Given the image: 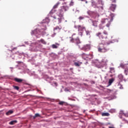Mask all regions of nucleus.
I'll return each mask as SVG.
<instances>
[{"label":"nucleus","instance_id":"nucleus-37","mask_svg":"<svg viewBox=\"0 0 128 128\" xmlns=\"http://www.w3.org/2000/svg\"><path fill=\"white\" fill-rule=\"evenodd\" d=\"M111 2H113V4H116V0H110Z\"/></svg>","mask_w":128,"mask_h":128},{"label":"nucleus","instance_id":"nucleus-16","mask_svg":"<svg viewBox=\"0 0 128 128\" xmlns=\"http://www.w3.org/2000/svg\"><path fill=\"white\" fill-rule=\"evenodd\" d=\"M61 8H62V10H63L64 12H66L67 10H68V6H62Z\"/></svg>","mask_w":128,"mask_h":128},{"label":"nucleus","instance_id":"nucleus-39","mask_svg":"<svg viewBox=\"0 0 128 128\" xmlns=\"http://www.w3.org/2000/svg\"><path fill=\"white\" fill-rule=\"evenodd\" d=\"M70 4V6H74V2L72 1Z\"/></svg>","mask_w":128,"mask_h":128},{"label":"nucleus","instance_id":"nucleus-33","mask_svg":"<svg viewBox=\"0 0 128 128\" xmlns=\"http://www.w3.org/2000/svg\"><path fill=\"white\" fill-rule=\"evenodd\" d=\"M14 90H20V87L18 86H14Z\"/></svg>","mask_w":128,"mask_h":128},{"label":"nucleus","instance_id":"nucleus-3","mask_svg":"<svg viewBox=\"0 0 128 128\" xmlns=\"http://www.w3.org/2000/svg\"><path fill=\"white\" fill-rule=\"evenodd\" d=\"M120 67L122 68H124V72L126 76H128V64H124L121 63L120 64Z\"/></svg>","mask_w":128,"mask_h":128},{"label":"nucleus","instance_id":"nucleus-6","mask_svg":"<svg viewBox=\"0 0 128 128\" xmlns=\"http://www.w3.org/2000/svg\"><path fill=\"white\" fill-rule=\"evenodd\" d=\"M80 50H84V52H88V50H90V44H86L84 46L82 45V47L80 48Z\"/></svg>","mask_w":128,"mask_h":128},{"label":"nucleus","instance_id":"nucleus-13","mask_svg":"<svg viewBox=\"0 0 128 128\" xmlns=\"http://www.w3.org/2000/svg\"><path fill=\"white\" fill-rule=\"evenodd\" d=\"M64 10H62V8L61 7V9L59 11V16L60 18H62L64 16Z\"/></svg>","mask_w":128,"mask_h":128},{"label":"nucleus","instance_id":"nucleus-24","mask_svg":"<svg viewBox=\"0 0 128 128\" xmlns=\"http://www.w3.org/2000/svg\"><path fill=\"white\" fill-rule=\"evenodd\" d=\"M110 74H114V68H110Z\"/></svg>","mask_w":128,"mask_h":128},{"label":"nucleus","instance_id":"nucleus-17","mask_svg":"<svg viewBox=\"0 0 128 128\" xmlns=\"http://www.w3.org/2000/svg\"><path fill=\"white\" fill-rule=\"evenodd\" d=\"M82 64V62H75L74 63V64L76 66H80V64Z\"/></svg>","mask_w":128,"mask_h":128},{"label":"nucleus","instance_id":"nucleus-28","mask_svg":"<svg viewBox=\"0 0 128 128\" xmlns=\"http://www.w3.org/2000/svg\"><path fill=\"white\" fill-rule=\"evenodd\" d=\"M86 36H90V30H86Z\"/></svg>","mask_w":128,"mask_h":128},{"label":"nucleus","instance_id":"nucleus-15","mask_svg":"<svg viewBox=\"0 0 128 128\" xmlns=\"http://www.w3.org/2000/svg\"><path fill=\"white\" fill-rule=\"evenodd\" d=\"M14 80L15 82H16L20 83L22 82L23 80L21 78H14Z\"/></svg>","mask_w":128,"mask_h":128},{"label":"nucleus","instance_id":"nucleus-45","mask_svg":"<svg viewBox=\"0 0 128 128\" xmlns=\"http://www.w3.org/2000/svg\"><path fill=\"white\" fill-rule=\"evenodd\" d=\"M63 0V1H64V0Z\"/></svg>","mask_w":128,"mask_h":128},{"label":"nucleus","instance_id":"nucleus-12","mask_svg":"<svg viewBox=\"0 0 128 128\" xmlns=\"http://www.w3.org/2000/svg\"><path fill=\"white\" fill-rule=\"evenodd\" d=\"M116 8V5L112 4L110 7V10H111L112 12H114Z\"/></svg>","mask_w":128,"mask_h":128},{"label":"nucleus","instance_id":"nucleus-42","mask_svg":"<svg viewBox=\"0 0 128 128\" xmlns=\"http://www.w3.org/2000/svg\"><path fill=\"white\" fill-rule=\"evenodd\" d=\"M57 46H60V44H56Z\"/></svg>","mask_w":128,"mask_h":128},{"label":"nucleus","instance_id":"nucleus-46","mask_svg":"<svg viewBox=\"0 0 128 128\" xmlns=\"http://www.w3.org/2000/svg\"><path fill=\"white\" fill-rule=\"evenodd\" d=\"M100 26H101V24H100V26H100Z\"/></svg>","mask_w":128,"mask_h":128},{"label":"nucleus","instance_id":"nucleus-35","mask_svg":"<svg viewBox=\"0 0 128 128\" xmlns=\"http://www.w3.org/2000/svg\"><path fill=\"white\" fill-rule=\"evenodd\" d=\"M123 114L126 118H128V113H126H126H124Z\"/></svg>","mask_w":128,"mask_h":128},{"label":"nucleus","instance_id":"nucleus-38","mask_svg":"<svg viewBox=\"0 0 128 128\" xmlns=\"http://www.w3.org/2000/svg\"><path fill=\"white\" fill-rule=\"evenodd\" d=\"M59 24L62 22V18H58Z\"/></svg>","mask_w":128,"mask_h":128},{"label":"nucleus","instance_id":"nucleus-2","mask_svg":"<svg viewBox=\"0 0 128 128\" xmlns=\"http://www.w3.org/2000/svg\"><path fill=\"white\" fill-rule=\"evenodd\" d=\"M110 50L109 48H106V44H100L98 47V51L99 52H106Z\"/></svg>","mask_w":128,"mask_h":128},{"label":"nucleus","instance_id":"nucleus-18","mask_svg":"<svg viewBox=\"0 0 128 128\" xmlns=\"http://www.w3.org/2000/svg\"><path fill=\"white\" fill-rule=\"evenodd\" d=\"M102 116H109L110 113H108V112H103V113H102Z\"/></svg>","mask_w":128,"mask_h":128},{"label":"nucleus","instance_id":"nucleus-7","mask_svg":"<svg viewBox=\"0 0 128 128\" xmlns=\"http://www.w3.org/2000/svg\"><path fill=\"white\" fill-rule=\"evenodd\" d=\"M75 42H76V46H78L79 48H82V42H80V40L79 38H77L76 39Z\"/></svg>","mask_w":128,"mask_h":128},{"label":"nucleus","instance_id":"nucleus-19","mask_svg":"<svg viewBox=\"0 0 128 128\" xmlns=\"http://www.w3.org/2000/svg\"><path fill=\"white\" fill-rule=\"evenodd\" d=\"M14 114V111L12 110H10L6 112V116H10V114Z\"/></svg>","mask_w":128,"mask_h":128},{"label":"nucleus","instance_id":"nucleus-20","mask_svg":"<svg viewBox=\"0 0 128 128\" xmlns=\"http://www.w3.org/2000/svg\"><path fill=\"white\" fill-rule=\"evenodd\" d=\"M16 122H18V120H12V121L10 122L9 124H10L11 125H13V124H16Z\"/></svg>","mask_w":128,"mask_h":128},{"label":"nucleus","instance_id":"nucleus-41","mask_svg":"<svg viewBox=\"0 0 128 128\" xmlns=\"http://www.w3.org/2000/svg\"><path fill=\"white\" fill-rule=\"evenodd\" d=\"M80 36H82V33L80 32Z\"/></svg>","mask_w":128,"mask_h":128},{"label":"nucleus","instance_id":"nucleus-11","mask_svg":"<svg viewBox=\"0 0 128 128\" xmlns=\"http://www.w3.org/2000/svg\"><path fill=\"white\" fill-rule=\"evenodd\" d=\"M92 26L95 28H97L98 24V20H94L92 22Z\"/></svg>","mask_w":128,"mask_h":128},{"label":"nucleus","instance_id":"nucleus-29","mask_svg":"<svg viewBox=\"0 0 128 128\" xmlns=\"http://www.w3.org/2000/svg\"><path fill=\"white\" fill-rule=\"evenodd\" d=\"M110 16H111V18H112V19H111V20H110V22H112V20H114V14H110Z\"/></svg>","mask_w":128,"mask_h":128},{"label":"nucleus","instance_id":"nucleus-43","mask_svg":"<svg viewBox=\"0 0 128 128\" xmlns=\"http://www.w3.org/2000/svg\"><path fill=\"white\" fill-rule=\"evenodd\" d=\"M86 4H88V2L87 1L86 2Z\"/></svg>","mask_w":128,"mask_h":128},{"label":"nucleus","instance_id":"nucleus-34","mask_svg":"<svg viewBox=\"0 0 128 128\" xmlns=\"http://www.w3.org/2000/svg\"><path fill=\"white\" fill-rule=\"evenodd\" d=\"M64 104V102L62 101L59 102V104H60V106H63Z\"/></svg>","mask_w":128,"mask_h":128},{"label":"nucleus","instance_id":"nucleus-4","mask_svg":"<svg viewBox=\"0 0 128 128\" xmlns=\"http://www.w3.org/2000/svg\"><path fill=\"white\" fill-rule=\"evenodd\" d=\"M81 56L84 58V60H87L88 58H92V55L90 54H86V53H83L81 54Z\"/></svg>","mask_w":128,"mask_h":128},{"label":"nucleus","instance_id":"nucleus-27","mask_svg":"<svg viewBox=\"0 0 128 128\" xmlns=\"http://www.w3.org/2000/svg\"><path fill=\"white\" fill-rule=\"evenodd\" d=\"M60 4V2H57L53 7L54 8H56L58 6V5Z\"/></svg>","mask_w":128,"mask_h":128},{"label":"nucleus","instance_id":"nucleus-26","mask_svg":"<svg viewBox=\"0 0 128 128\" xmlns=\"http://www.w3.org/2000/svg\"><path fill=\"white\" fill-rule=\"evenodd\" d=\"M112 82H114L113 78L109 80V81H108L109 86H110Z\"/></svg>","mask_w":128,"mask_h":128},{"label":"nucleus","instance_id":"nucleus-5","mask_svg":"<svg viewBox=\"0 0 128 128\" xmlns=\"http://www.w3.org/2000/svg\"><path fill=\"white\" fill-rule=\"evenodd\" d=\"M102 24H106V26L107 28H108L110 26V21L108 20V18H103L101 20Z\"/></svg>","mask_w":128,"mask_h":128},{"label":"nucleus","instance_id":"nucleus-32","mask_svg":"<svg viewBox=\"0 0 128 128\" xmlns=\"http://www.w3.org/2000/svg\"><path fill=\"white\" fill-rule=\"evenodd\" d=\"M84 17L82 16H80L78 18V20H84Z\"/></svg>","mask_w":128,"mask_h":128},{"label":"nucleus","instance_id":"nucleus-40","mask_svg":"<svg viewBox=\"0 0 128 128\" xmlns=\"http://www.w3.org/2000/svg\"><path fill=\"white\" fill-rule=\"evenodd\" d=\"M98 16H100V15H98V14H96V18H98Z\"/></svg>","mask_w":128,"mask_h":128},{"label":"nucleus","instance_id":"nucleus-31","mask_svg":"<svg viewBox=\"0 0 128 128\" xmlns=\"http://www.w3.org/2000/svg\"><path fill=\"white\" fill-rule=\"evenodd\" d=\"M52 48H58V46H56V45L53 44L52 45Z\"/></svg>","mask_w":128,"mask_h":128},{"label":"nucleus","instance_id":"nucleus-23","mask_svg":"<svg viewBox=\"0 0 128 128\" xmlns=\"http://www.w3.org/2000/svg\"><path fill=\"white\" fill-rule=\"evenodd\" d=\"M39 42H42V44H46V42L44 39H41Z\"/></svg>","mask_w":128,"mask_h":128},{"label":"nucleus","instance_id":"nucleus-8","mask_svg":"<svg viewBox=\"0 0 128 128\" xmlns=\"http://www.w3.org/2000/svg\"><path fill=\"white\" fill-rule=\"evenodd\" d=\"M50 14L52 20H56V14L52 13V10H51Z\"/></svg>","mask_w":128,"mask_h":128},{"label":"nucleus","instance_id":"nucleus-1","mask_svg":"<svg viewBox=\"0 0 128 128\" xmlns=\"http://www.w3.org/2000/svg\"><path fill=\"white\" fill-rule=\"evenodd\" d=\"M108 34L106 31L104 30L103 32H98L96 34V36H98L100 40H106L108 38Z\"/></svg>","mask_w":128,"mask_h":128},{"label":"nucleus","instance_id":"nucleus-10","mask_svg":"<svg viewBox=\"0 0 128 128\" xmlns=\"http://www.w3.org/2000/svg\"><path fill=\"white\" fill-rule=\"evenodd\" d=\"M76 28H78V30H79L80 32H82V30H84L86 28H84V26H82L80 25H78V26H76Z\"/></svg>","mask_w":128,"mask_h":128},{"label":"nucleus","instance_id":"nucleus-30","mask_svg":"<svg viewBox=\"0 0 128 128\" xmlns=\"http://www.w3.org/2000/svg\"><path fill=\"white\" fill-rule=\"evenodd\" d=\"M70 42H74V39L73 38H70Z\"/></svg>","mask_w":128,"mask_h":128},{"label":"nucleus","instance_id":"nucleus-36","mask_svg":"<svg viewBox=\"0 0 128 128\" xmlns=\"http://www.w3.org/2000/svg\"><path fill=\"white\" fill-rule=\"evenodd\" d=\"M118 86H120V88L121 90L124 88V87H122V84H118Z\"/></svg>","mask_w":128,"mask_h":128},{"label":"nucleus","instance_id":"nucleus-21","mask_svg":"<svg viewBox=\"0 0 128 128\" xmlns=\"http://www.w3.org/2000/svg\"><path fill=\"white\" fill-rule=\"evenodd\" d=\"M118 78L120 79V80H124V76L122 74H120L118 76Z\"/></svg>","mask_w":128,"mask_h":128},{"label":"nucleus","instance_id":"nucleus-22","mask_svg":"<svg viewBox=\"0 0 128 128\" xmlns=\"http://www.w3.org/2000/svg\"><path fill=\"white\" fill-rule=\"evenodd\" d=\"M36 118H40V115L38 114H36L35 115L33 116L34 120L36 119Z\"/></svg>","mask_w":128,"mask_h":128},{"label":"nucleus","instance_id":"nucleus-44","mask_svg":"<svg viewBox=\"0 0 128 128\" xmlns=\"http://www.w3.org/2000/svg\"><path fill=\"white\" fill-rule=\"evenodd\" d=\"M107 44H110V43H107Z\"/></svg>","mask_w":128,"mask_h":128},{"label":"nucleus","instance_id":"nucleus-25","mask_svg":"<svg viewBox=\"0 0 128 128\" xmlns=\"http://www.w3.org/2000/svg\"><path fill=\"white\" fill-rule=\"evenodd\" d=\"M62 30V27H60L58 26H56V28H54V30Z\"/></svg>","mask_w":128,"mask_h":128},{"label":"nucleus","instance_id":"nucleus-14","mask_svg":"<svg viewBox=\"0 0 128 128\" xmlns=\"http://www.w3.org/2000/svg\"><path fill=\"white\" fill-rule=\"evenodd\" d=\"M102 64H104V66H106V64L108 63V60L104 58L102 60Z\"/></svg>","mask_w":128,"mask_h":128},{"label":"nucleus","instance_id":"nucleus-9","mask_svg":"<svg viewBox=\"0 0 128 128\" xmlns=\"http://www.w3.org/2000/svg\"><path fill=\"white\" fill-rule=\"evenodd\" d=\"M40 31L38 28H36V30H32L31 32V34H32V36H34V34H40Z\"/></svg>","mask_w":128,"mask_h":128}]
</instances>
